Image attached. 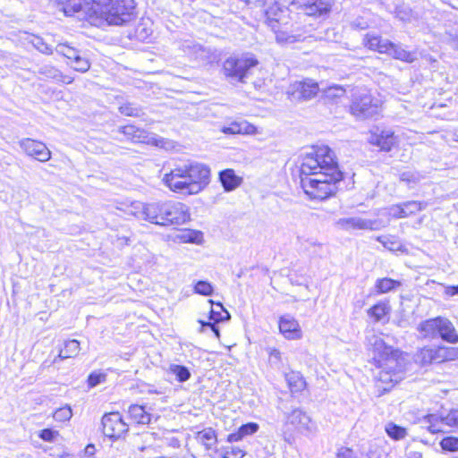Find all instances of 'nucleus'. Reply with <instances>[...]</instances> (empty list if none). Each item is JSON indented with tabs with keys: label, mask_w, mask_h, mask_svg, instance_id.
Returning <instances> with one entry per match:
<instances>
[{
	"label": "nucleus",
	"mask_w": 458,
	"mask_h": 458,
	"mask_svg": "<svg viewBox=\"0 0 458 458\" xmlns=\"http://www.w3.org/2000/svg\"><path fill=\"white\" fill-rule=\"evenodd\" d=\"M427 204L419 201H407L402 203V212L404 214V217L413 215L426 208Z\"/></svg>",
	"instance_id": "obj_35"
},
{
	"label": "nucleus",
	"mask_w": 458,
	"mask_h": 458,
	"mask_svg": "<svg viewBox=\"0 0 458 458\" xmlns=\"http://www.w3.org/2000/svg\"><path fill=\"white\" fill-rule=\"evenodd\" d=\"M369 345L372 352L374 364L380 369L377 375L379 382L385 384L384 390H388L394 384L403 378L405 371L404 359L397 350L385 344L381 337L372 335L368 337Z\"/></svg>",
	"instance_id": "obj_3"
},
{
	"label": "nucleus",
	"mask_w": 458,
	"mask_h": 458,
	"mask_svg": "<svg viewBox=\"0 0 458 458\" xmlns=\"http://www.w3.org/2000/svg\"><path fill=\"white\" fill-rule=\"evenodd\" d=\"M442 340L450 343H458V334L454 324L446 318L440 317L439 318V335Z\"/></svg>",
	"instance_id": "obj_20"
},
{
	"label": "nucleus",
	"mask_w": 458,
	"mask_h": 458,
	"mask_svg": "<svg viewBox=\"0 0 458 458\" xmlns=\"http://www.w3.org/2000/svg\"><path fill=\"white\" fill-rule=\"evenodd\" d=\"M169 371L176 377L179 382H185L191 377L189 369L182 365L172 364L169 367Z\"/></svg>",
	"instance_id": "obj_37"
},
{
	"label": "nucleus",
	"mask_w": 458,
	"mask_h": 458,
	"mask_svg": "<svg viewBox=\"0 0 458 458\" xmlns=\"http://www.w3.org/2000/svg\"><path fill=\"white\" fill-rule=\"evenodd\" d=\"M295 90L293 93V97L300 100H309L314 98L319 91L318 84L310 79L303 81L296 82L293 85Z\"/></svg>",
	"instance_id": "obj_18"
},
{
	"label": "nucleus",
	"mask_w": 458,
	"mask_h": 458,
	"mask_svg": "<svg viewBox=\"0 0 458 458\" xmlns=\"http://www.w3.org/2000/svg\"><path fill=\"white\" fill-rule=\"evenodd\" d=\"M106 379V375L105 373L92 372L88 378L89 386L90 387H95L98 384L105 382Z\"/></svg>",
	"instance_id": "obj_48"
},
{
	"label": "nucleus",
	"mask_w": 458,
	"mask_h": 458,
	"mask_svg": "<svg viewBox=\"0 0 458 458\" xmlns=\"http://www.w3.org/2000/svg\"><path fill=\"white\" fill-rule=\"evenodd\" d=\"M222 458H242L245 455V451L237 445L223 446L218 451Z\"/></svg>",
	"instance_id": "obj_32"
},
{
	"label": "nucleus",
	"mask_w": 458,
	"mask_h": 458,
	"mask_svg": "<svg viewBox=\"0 0 458 458\" xmlns=\"http://www.w3.org/2000/svg\"><path fill=\"white\" fill-rule=\"evenodd\" d=\"M400 284L401 283L399 281L386 277L377 281L376 288L379 293H386L400 286Z\"/></svg>",
	"instance_id": "obj_34"
},
{
	"label": "nucleus",
	"mask_w": 458,
	"mask_h": 458,
	"mask_svg": "<svg viewBox=\"0 0 458 458\" xmlns=\"http://www.w3.org/2000/svg\"><path fill=\"white\" fill-rule=\"evenodd\" d=\"M95 454V446L93 445H88L85 448V455L91 458Z\"/></svg>",
	"instance_id": "obj_58"
},
{
	"label": "nucleus",
	"mask_w": 458,
	"mask_h": 458,
	"mask_svg": "<svg viewBox=\"0 0 458 458\" xmlns=\"http://www.w3.org/2000/svg\"><path fill=\"white\" fill-rule=\"evenodd\" d=\"M256 131V127L246 121L233 122L222 129L226 134H253Z\"/></svg>",
	"instance_id": "obj_23"
},
{
	"label": "nucleus",
	"mask_w": 458,
	"mask_h": 458,
	"mask_svg": "<svg viewBox=\"0 0 458 458\" xmlns=\"http://www.w3.org/2000/svg\"><path fill=\"white\" fill-rule=\"evenodd\" d=\"M290 426L294 430L305 435L312 433L315 429L310 417L299 408L293 409L291 412L285 414L284 427L287 429L284 432V438L288 443L292 441V435L288 433V430L291 429Z\"/></svg>",
	"instance_id": "obj_10"
},
{
	"label": "nucleus",
	"mask_w": 458,
	"mask_h": 458,
	"mask_svg": "<svg viewBox=\"0 0 458 458\" xmlns=\"http://www.w3.org/2000/svg\"><path fill=\"white\" fill-rule=\"evenodd\" d=\"M391 47H387V52H385V54H387L391 56H393L395 59L405 61L408 63H411L414 60L413 55L402 48L399 45L394 44L390 41Z\"/></svg>",
	"instance_id": "obj_30"
},
{
	"label": "nucleus",
	"mask_w": 458,
	"mask_h": 458,
	"mask_svg": "<svg viewBox=\"0 0 458 458\" xmlns=\"http://www.w3.org/2000/svg\"><path fill=\"white\" fill-rule=\"evenodd\" d=\"M209 168L200 163L186 162L176 165L162 179L172 191L183 194H197L208 183Z\"/></svg>",
	"instance_id": "obj_4"
},
{
	"label": "nucleus",
	"mask_w": 458,
	"mask_h": 458,
	"mask_svg": "<svg viewBox=\"0 0 458 458\" xmlns=\"http://www.w3.org/2000/svg\"><path fill=\"white\" fill-rule=\"evenodd\" d=\"M372 145L377 146L383 151H390L397 143V137L391 130H380L377 128L370 132L368 139Z\"/></svg>",
	"instance_id": "obj_16"
},
{
	"label": "nucleus",
	"mask_w": 458,
	"mask_h": 458,
	"mask_svg": "<svg viewBox=\"0 0 458 458\" xmlns=\"http://www.w3.org/2000/svg\"><path fill=\"white\" fill-rule=\"evenodd\" d=\"M73 70L80 72H86L90 68V63L85 56L77 57V61L71 64Z\"/></svg>",
	"instance_id": "obj_44"
},
{
	"label": "nucleus",
	"mask_w": 458,
	"mask_h": 458,
	"mask_svg": "<svg viewBox=\"0 0 458 458\" xmlns=\"http://www.w3.org/2000/svg\"><path fill=\"white\" fill-rule=\"evenodd\" d=\"M128 412L131 419L138 424H148L150 421V414L147 412L145 407L141 405H130Z\"/></svg>",
	"instance_id": "obj_29"
},
{
	"label": "nucleus",
	"mask_w": 458,
	"mask_h": 458,
	"mask_svg": "<svg viewBox=\"0 0 458 458\" xmlns=\"http://www.w3.org/2000/svg\"><path fill=\"white\" fill-rule=\"evenodd\" d=\"M152 209V224L161 226L181 225L189 221L191 216L189 208L179 201L155 202Z\"/></svg>",
	"instance_id": "obj_5"
},
{
	"label": "nucleus",
	"mask_w": 458,
	"mask_h": 458,
	"mask_svg": "<svg viewBox=\"0 0 458 458\" xmlns=\"http://www.w3.org/2000/svg\"><path fill=\"white\" fill-rule=\"evenodd\" d=\"M19 145L29 157L39 162H47L51 158V151L41 141L26 138L20 140Z\"/></svg>",
	"instance_id": "obj_15"
},
{
	"label": "nucleus",
	"mask_w": 458,
	"mask_h": 458,
	"mask_svg": "<svg viewBox=\"0 0 458 458\" xmlns=\"http://www.w3.org/2000/svg\"><path fill=\"white\" fill-rule=\"evenodd\" d=\"M269 362L272 366L279 368L282 362V353L276 348H271L268 351Z\"/></svg>",
	"instance_id": "obj_49"
},
{
	"label": "nucleus",
	"mask_w": 458,
	"mask_h": 458,
	"mask_svg": "<svg viewBox=\"0 0 458 458\" xmlns=\"http://www.w3.org/2000/svg\"><path fill=\"white\" fill-rule=\"evenodd\" d=\"M74 81V78L69 75H64L62 73V78L58 79L57 82H63L65 84H71Z\"/></svg>",
	"instance_id": "obj_57"
},
{
	"label": "nucleus",
	"mask_w": 458,
	"mask_h": 458,
	"mask_svg": "<svg viewBox=\"0 0 458 458\" xmlns=\"http://www.w3.org/2000/svg\"><path fill=\"white\" fill-rule=\"evenodd\" d=\"M72 416V409L69 406L59 408L54 413V419L57 421H67Z\"/></svg>",
	"instance_id": "obj_42"
},
{
	"label": "nucleus",
	"mask_w": 458,
	"mask_h": 458,
	"mask_svg": "<svg viewBox=\"0 0 458 458\" xmlns=\"http://www.w3.org/2000/svg\"><path fill=\"white\" fill-rule=\"evenodd\" d=\"M390 306L386 302H379L368 310V314L374 318L376 322L381 321L389 312Z\"/></svg>",
	"instance_id": "obj_31"
},
{
	"label": "nucleus",
	"mask_w": 458,
	"mask_h": 458,
	"mask_svg": "<svg viewBox=\"0 0 458 458\" xmlns=\"http://www.w3.org/2000/svg\"><path fill=\"white\" fill-rule=\"evenodd\" d=\"M422 424L432 434L445 432L446 428H458V408L451 410L445 416L428 414Z\"/></svg>",
	"instance_id": "obj_11"
},
{
	"label": "nucleus",
	"mask_w": 458,
	"mask_h": 458,
	"mask_svg": "<svg viewBox=\"0 0 458 458\" xmlns=\"http://www.w3.org/2000/svg\"><path fill=\"white\" fill-rule=\"evenodd\" d=\"M287 12L288 9H280L277 5H273L269 7L266 13L267 23L272 28V30H278L279 27L277 26V24L279 23H286V21H284V18L285 13Z\"/></svg>",
	"instance_id": "obj_24"
},
{
	"label": "nucleus",
	"mask_w": 458,
	"mask_h": 458,
	"mask_svg": "<svg viewBox=\"0 0 458 458\" xmlns=\"http://www.w3.org/2000/svg\"><path fill=\"white\" fill-rule=\"evenodd\" d=\"M364 45L371 50L378 51L385 54L387 52V47H391L390 41L383 39L379 36L367 34L363 39Z\"/></svg>",
	"instance_id": "obj_25"
},
{
	"label": "nucleus",
	"mask_w": 458,
	"mask_h": 458,
	"mask_svg": "<svg viewBox=\"0 0 458 458\" xmlns=\"http://www.w3.org/2000/svg\"><path fill=\"white\" fill-rule=\"evenodd\" d=\"M380 100L364 90L353 96L350 106L351 114L358 119H368L377 114L380 111Z\"/></svg>",
	"instance_id": "obj_8"
},
{
	"label": "nucleus",
	"mask_w": 458,
	"mask_h": 458,
	"mask_svg": "<svg viewBox=\"0 0 458 458\" xmlns=\"http://www.w3.org/2000/svg\"><path fill=\"white\" fill-rule=\"evenodd\" d=\"M196 439L205 446L206 450L212 449L217 441L216 431L211 428L199 431L196 435Z\"/></svg>",
	"instance_id": "obj_28"
},
{
	"label": "nucleus",
	"mask_w": 458,
	"mask_h": 458,
	"mask_svg": "<svg viewBox=\"0 0 458 458\" xmlns=\"http://www.w3.org/2000/svg\"><path fill=\"white\" fill-rule=\"evenodd\" d=\"M337 458H357L352 449L349 447H341L336 454Z\"/></svg>",
	"instance_id": "obj_54"
},
{
	"label": "nucleus",
	"mask_w": 458,
	"mask_h": 458,
	"mask_svg": "<svg viewBox=\"0 0 458 458\" xmlns=\"http://www.w3.org/2000/svg\"><path fill=\"white\" fill-rule=\"evenodd\" d=\"M397 17H399L401 20L404 21L408 18V13H403L402 11H398Z\"/></svg>",
	"instance_id": "obj_62"
},
{
	"label": "nucleus",
	"mask_w": 458,
	"mask_h": 458,
	"mask_svg": "<svg viewBox=\"0 0 458 458\" xmlns=\"http://www.w3.org/2000/svg\"><path fill=\"white\" fill-rule=\"evenodd\" d=\"M194 290L199 294L210 296L213 293V286L207 281H199L196 283Z\"/></svg>",
	"instance_id": "obj_41"
},
{
	"label": "nucleus",
	"mask_w": 458,
	"mask_h": 458,
	"mask_svg": "<svg viewBox=\"0 0 458 458\" xmlns=\"http://www.w3.org/2000/svg\"><path fill=\"white\" fill-rule=\"evenodd\" d=\"M414 360L421 366L455 360H458V348L445 345L423 347L416 352Z\"/></svg>",
	"instance_id": "obj_7"
},
{
	"label": "nucleus",
	"mask_w": 458,
	"mask_h": 458,
	"mask_svg": "<svg viewBox=\"0 0 458 458\" xmlns=\"http://www.w3.org/2000/svg\"><path fill=\"white\" fill-rule=\"evenodd\" d=\"M182 49L185 54L188 55H197L199 52L203 51V47L199 44H195L193 42L185 41L182 44Z\"/></svg>",
	"instance_id": "obj_45"
},
{
	"label": "nucleus",
	"mask_w": 458,
	"mask_h": 458,
	"mask_svg": "<svg viewBox=\"0 0 458 458\" xmlns=\"http://www.w3.org/2000/svg\"><path fill=\"white\" fill-rule=\"evenodd\" d=\"M58 4L66 15L78 14L97 27L123 25L134 17V0H58Z\"/></svg>",
	"instance_id": "obj_2"
},
{
	"label": "nucleus",
	"mask_w": 458,
	"mask_h": 458,
	"mask_svg": "<svg viewBox=\"0 0 458 458\" xmlns=\"http://www.w3.org/2000/svg\"><path fill=\"white\" fill-rule=\"evenodd\" d=\"M38 73L55 81L62 78V72L50 64L42 65L38 69Z\"/></svg>",
	"instance_id": "obj_38"
},
{
	"label": "nucleus",
	"mask_w": 458,
	"mask_h": 458,
	"mask_svg": "<svg viewBox=\"0 0 458 458\" xmlns=\"http://www.w3.org/2000/svg\"><path fill=\"white\" fill-rule=\"evenodd\" d=\"M279 329L283 335L289 340H298L302 336L299 322L290 315L280 318Z\"/></svg>",
	"instance_id": "obj_17"
},
{
	"label": "nucleus",
	"mask_w": 458,
	"mask_h": 458,
	"mask_svg": "<svg viewBox=\"0 0 458 458\" xmlns=\"http://www.w3.org/2000/svg\"><path fill=\"white\" fill-rule=\"evenodd\" d=\"M199 322L201 325L200 329H199L200 332H204L206 328H209L214 333V335H216V338L220 337L219 329L216 325V322L214 321V323H211V322H204L202 320H199Z\"/></svg>",
	"instance_id": "obj_53"
},
{
	"label": "nucleus",
	"mask_w": 458,
	"mask_h": 458,
	"mask_svg": "<svg viewBox=\"0 0 458 458\" xmlns=\"http://www.w3.org/2000/svg\"><path fill=\"white\" fill-rule=\"evenodd\" d=\"M440 445L446 451H458V437H448L442 439Z\"/></svg>",
	"instance_id": "obj_43"
},
{
	"label": "nucleus",
	"mask_w": 458,
	"mask_h": 458,
	"mask_svg": "<svg viewBox=\"0 0 458 458\" xmlns=\"http://www.w3.org/2000/svg\"><path fill=\"white\" fill-rule=\"evenodd\" d=\"M81 55H80L79 51L76 52V55L75 56H72L71 57L69 60L72 61V63L70 64H73L76 61H77V57H81Z\"/></svg>",
	"instance_id": "obj_63"
},
{
	"label": "nucleus",
	"mask_w": 458,
	"mask_h": 458,
	"mask_svg": "<svg viewBox=\"0 0 458 458\" xmlns=\"http://www.w3.org/2000/svg\"><path fill=\"white\" fill-rule=\"evenodd\" d=\"M259 62L250 55L241 57H229L224 62L223 70L225 76L238 81H243L244 78L251 73V70L258 65Z\"/></svg>",
	"instance_id": "obj_9"
},
{
	"label": "nucleus",
	"mask_w": 458,
	"mask_h": 458,
	"mask_svg": "<svg viewBox=\"0 0 458 458\" xmlns=\"http://www.w3.org/2000/svg\"><path fill=\"white\" fill-rule=\"evenodd\" d=\"M335 225L339 229L347 232L355 230L374 231L383 227L382 223L377 219H366L360 216L342 217L335 222Z\"/></svg>",
	"instance_id": "obj_12"
},
{
	"label": "nucleus",
	"mask_w": 458,
	"mask_h": 458,
	"mask_svg": "<svg viewBox=\"0 0 458 458\" xmlns=\"http://www.w3.org/2000/svg\"><path fill=\"white\" fill-rule=\"evenodd\" d=\"M57 433L50 428L41 430L39 437L45 441L52 442L55 440Z\"/></svg>",
	"instance_id": "obj_55"
},
{
	"label": "nucleus",
	"mask_w": 458,
	"mask_h": 458,
	"mask_svg": "<svg viewBox=\"0 0 458 458\" xmlns=\"http://www.w3.org/2000/svg\"><path fill=\"white\" fill-rule=\"evenodd\" d=\"M298 379L295 382V385L293 386L294 390H299L304 386V381L297 376Z\"/></svg>",
	"instance_id": "obj_60"
},
{
	"label": "nucleus",
	"mask_w": 458,
	"mask_h": 458,
	"mask_svg": "<svg viewBox=\"0 0 458 458\" xmlns=\"http://www.w3.org/2000/svg\"><path fill=\"white\" fill-rule=\"evenodd\" d=\"M287 2L288 0H284ZM292 5H299L301 12L307 16L324 17L331 10V0H289Z\"/></svg>",
	"instance_id": "obj_13"
},
{
	"label": "nucleus",
	"mask_w": 458,
	"mask_h": 458,
	"mask_svg": "<svg viewBox=\"0 0 458 458\" xmlns=\"http://www.w3.org/2000/svg\"><path fill=\"white\" fill-rule=\"evenodd\" d=\"M103 432L109 438H119L128 431V425L119 412L106 413L102 418Z\"/></svg>",
	"instance_id": "obj_14"
},
{
	"label": "nucleus",
	"mask_w": 458,
	"mask_h": 458,
	"mask_svg": "<svg viewBox=\"0 0 458 458\" xmlns=\"http://www.w3.org/2000/svg\"><path fill=\"white\" fill-rule=\"evenodd\" d=\"M439 317L420 322L417 327L423 338L436 339L439 335Z\"/></svg>",
	"instance_id": "obj_21"
},
{
	"label": "nucleus",
	"mask_w": 458,
	"mask_h": 458,
	"mask_svg": "<svg viewBox=\"0 0 458 458\" xmlns=\"http://www.w3.org/2000/svg\"><path fill=\"white\" fill-rule=\"evenodd\" d=\"M377 241L381 242L385 248L388 249L391 251L401 250L402 249V245L399 242L390 238L377 237Z\"/></svg>",
	"instance_id": "obj_47"
},
{
	"label": "nucleus",
	"mask_w": 458,
	"mask_h": 458,
	"mask_svg": "<svg viewBox=\"0 0 458 458\" xmlns=\"http://www.w3.org/2000/svg\"><path fill=\"white\" fill-rule=\"evenodd\" d=\"M345 94V89L339 86H332L329 87L326 90V96L328 98H341Z\"/></svg>",
	"instance_id": "obj_51"
},
{
	"label": "nucleus",
	"mask_w": 458,
	"mask_h": 458,
	"mask_svg": "<svg viewBox=\"0 0 458 458\" xmlns=\"http://www.w3.org/2000/svg\"><path fill=\"white\" fill-rule=\"evenodd\" d=\"M248 4L259 5L261 4L265 0H244Z\"/></svg>",
	"instance_id": "obj_61"
},
{
	"label": "nucleus",
	"mask_w": 458,
	"mask_h": 458,
	"mask_svg": "<svg viewBox=\"0 0 458 458\" xmlns=\"http://www.w3.org/2000/svg\"><path fill=\"white\" fill-rule=\"evenodd\" d=\"M80 342L72 339L64 343V347L60 349L57 358L54 360V363L59 360H64L68 358H73L78 355L80 352Z\"/></svg>",
	"instance_id": "obj_27"
},
{
	"label": "nucleus",
	"mask_w": 458,
	"mask_h": 458,
	"mask_svg": "<svg viewBox=\"0 0 458 458\" xmlns=\"http://www.w3.org/2000/svg\"><path fill=\"white\" fill-rule=\"evenodd\" d=\"M216 309H211L209 319L215 322L225 321L230 318L229 312L221 303H216Z\"/></svg>",
	"instance_id": "obj_36"
},
{
	"label": "nucleus",
	"mask_w": 458,
	"mask_h": 458,
	"mask_svg": "<svg viewBox=\"0 0 458 458\" xmlns=\"http://www.w3.org/2000/svg\"><path fill=\"white\" fill-rule=\"evenodd\" d=\"M31 44L35 48H37L39 52L43 54L51 55L53 53L52 47L46 43L44 39L40 37L34 36L31 38Z\"/></svg>",
	"instance_id": "obj_39"
},
{
	"label": "nucleus",
	"mask_w": 458,
	"mask_h": 458,
	"mask_svg": "<svg viewBox=\"0 0 458 458\" xmlns=\"http://www.w3.org/2000/svg\"><path fill=\"white\" fill-rule=\"evenodd\" d=\"M259 425L255 422H249L242 425L236 432L231 433L227 437V442H238L247 436L256 433L259 429Z\"/></svg>",
	"instance_id": "obj_26"
},
{
	"label": "nucleus",
	"mask_w": 458,
	"mask_h": 458,
	"mask_svg": "<svg viewBox=\"0 0 458 458\" xmlns=\"http://www.w3.org/2000/svg\"><path fill=\"white\" fill-rule=\"evenodd\" d=\"M420 174L416 172H411V171H406V172H403L401 174H400V180L403 181V182H405L407 183H410V182H418L420 181Z\"/></svg>",
	"instance_id": "obj_52"
},
{
	"label": "nucleus",
	"mask_w": 458,
	"mask_h": 458,
	"mask_svg": "<svg viewBox=\"0 0 458 458\" xmlns=\"http://www.w3.org/2000/svg\"><path fill=\"white\" fill-rule=\"evenodd\" d=\"M118 131L135 143H146L166 150L174 148V142L172 140L148 132L132 124L121 126L118 128Z\"/></svg>",
	"instance_id": "obj_6"
},
{
	"label": "nucleus",
	"mask_w": 458,
	"mask_h": 458,
	"mask_svg": "<svg viewBox=\"0 0 458 458\" xmlns=\"http://www.w3.org/2000/svg\"><path fill=\"white\" fill-rule=\"evenodd\" d=\"M55 51L67 59H70L71 57L75 56L78 50L65 44H59L57 45Z\"/></svg>",
	"instance_id": "obj_46"
},
{
	"label": "nucleus",
	"mask_w": 458,
	"mask_h": 458,
	"mask_svg": "<svg viewBox=\"0 0 458 458\" xmlns=\"http://www.w3.org/2000/svg\"><path fill=\"white\" fill-rule=\"evenodd\" d=\"M401 211H403L402 204L392 206L389 208L390 215L395 218L404 217V214H403V212H401Z\"/></svg>",
	"instance_id": "obj_56"
},
{
	"label": "nucleus",
	"mask_w": 458,
	"mask_h": 458,
	"mask_svg": "<svg viewBox=\"0 0 458 458\" xmlns=\"http://www.w3.org/2000/svg\"><path fill=\"white\" fill-rule=\"evenodd\" d=\"M446 294L450 296H454L455 294H458V284L456 286H449L445 290Z\"/></svg>",
	"instance_id": "obj_59"
},
{
	"label": "nucleus",
	"mask_w": 458,
	"mask_h": 458,
	"mask_svg": "<svg viewBox=\"0 0 458 458\" xmlns=\"http://www.w3.org/2000/svg\"><path fill=\"white\" fill-rule=\"evenodd\" d=\"M386 432L391 438L394 440L403 439L407 435L406 428L400 427L393 422H389L386 425Z\"/></svg>",
	"instance_id": "obj_33"
},
{
	"label": "nucleus",
	"mask_w": 458,
	"mask_h": 458,
	"mask_svg": "<svg viewBox=\"0 0 458 458\" xmlns=\"http://www.w3.org/2000/svg\"><path fill=\"white\" fill-rule=\"evenodd\" d=\"M181 239L187 242L199 243L202 240V233L199 231L187 230L182 232Z\"/></svg>",
	"instance_id": "obj_40"
},
{
	"label": "nucleus",
	"mask_w": 458,
	"mask_h": 458,
	"mask_svg": "<svg viewBox=\"0 0 458 458\" xmlns=\"http://www.w3.org/2000/svg\"><path fill=\"white\" fill-rule=\"evenodd\" d=\"M219 180L225 191H232L235 190L242 182V178L238 176L233 169H225L221 171L219 173Z\"/></svg>",
	"instance_id": "obj_22"
},
{
	"label": "nucleus",
	"mask_w": 458,
	"mask_h": 458,
	"mask_svg": "<svg viewBox=\"0 0 458 458\" xmlns=\"http://www.w3.org/2000/svg\"><path fill=\"white\" fill-rule=\"evenodd\" d=\"M121 114L127 116H139L140 109L132 106L131 104H125L119 107Z\"/></svg>",
	"instance_id": "obj_50"
},
{
	"label": "nucleus",
	"mask_w": 458,
	"mask_h": 458,
	"mask_svg": "<svg viewBox=\"0 0 458 458\" xmlns=\"http://www.w3.org/2000/svg\"><path fill=\"white\" fill-rule=\"evenodd\" d=\"M368 458H380L378 455H377L375 453L373 452H370L369 454H368Z\"/></svg>",
	"instance_id": "obj_64"
},
{
	"label": "nucleus",
	"mask_w": 458,
	"mask_h": 458,
	"mask_svg": "<svg viewBox=\"0 0 458 458\" xmlns=\"http://www.w3.org/2000/svg\"><path fill=\"white\" fill-rule=\"evenodd\" d=\"M152 208H155V202L142 203L140 201H134L127 208L126 213L138 219H143L152 223L154 215L152 214Z\"/></svg>",
	"instance_id": "obj_19"
},
{
	"label": "nucleus",
	"mask_w": 458,
	"mask_h": 458,
	"mask_svg": "<svg viewBox=\"0 0 458 458\" xmlns=\"http://www.w3.org/2000/svg\"><path fill=\"white\" fill-rule=\"evenodd\" d=\"M301 184L312 199L323 200L336 191L335 183L343 179L334 152L327 146L307 152L300 167Z\"/></svg>",
	"instance_id": "obj_1"
}]
</instances>
